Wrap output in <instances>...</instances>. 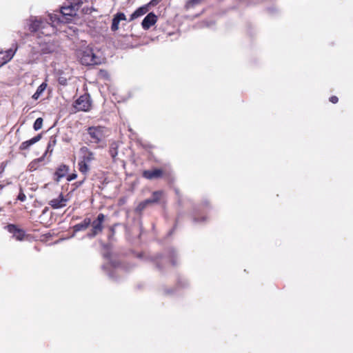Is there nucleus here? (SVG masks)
Listing matches in <instances>:
<instances>
[{
    "instance_id": "1",
    "label": "nucleus",
    "mask_w": 353,
    "mask_h": 353,
    "mask_svg": "<svg viewBox=\"0 0 353 353\" xmlns=\"http://www.w3.org/2000/svg\"><path fill=\"white\" fill-rule=\"evenodd\" d=\"M94 160V154L86 147L79 150V170L85 174L90 170V163Z\"/></svg>"
},
{
    "instance_id": "2",
    "label": "nucleus",
    "mask_w": 353,
    "mask_h": 353,
    "mask_svg": "<svg viewBox=\"0 0 353 353\" xmlns=\"http://www.w3.org/2000/svg\"><path fill=\"white\" fill-rule=\"evenodd\" d=\"M77 56L83 65H91L100 63L99 59L93 53L92 49L88 46H83L77 52Z\"/></svg>"
},
{
    "instance_id": "3",
    "label": "nucleus",
    "mask_w": 353,
    "mask_h": 353,
    "mask_svg": "<svg viewBox=\"0 0 353 353\" xmlns=\"http://www.w3.org/2000/svg\"><path fill=\"white\" fill-rule=\"evenodd\" d=\"M88 130L92 143H99L104 137L105 129L102 127H90Z\"/></svg>"
},
{
    "instance_id": "4",
    "label": "nucleus",
    "mask_w": 353,
    "mask_h": 353,
    "mask_svg": "<svg viewBox=\"0 0 353 353\" xmlns=\"http://www.w3.org/2000/svg\"><path fill=\"white\" fill-rule=\"evenodd\" d=\"M77 10L72 6H64L61 8L60 14L65 21V23L71 22L76 18Z\"/></svg>"
},
{
    "instance_id": "5",
    "label": "nucleus",
    "mask_w": 353,
    "mask_h": 353,
    "mask_svg": "<svg viewBox=\"0 0 353 353\" xmlns=\"http://www.w3.org/2000/svg\"><path fill=\"white\" fill-rule=\"evenodd\" d=\"M91 107L88 96H81L75 102L74 108L78 111H88Z\"/></svg>"
},
{
    "instance_id": "6",
    "label": "nucleus",
    "mask_w": 353,
    "mask_h": 353,
    "mask_svg": "<svg viewBox=\"0 0 353 353\" xmlns=\"http://www.w3.org/2000/svg\"><path fill=\"white\" fill-rule=\"evenodd\" d=\"M126 17L124 13L119 12L117 13L112 19V23L111 26V30L112 31H117L119 28V23L121 21H125Z\"/></svg>"
},
{
    "instance_id": "7",
    "label": "nucleus",
    "mask_w": 353,
    "mask_h": 353,
    "mask_svg": "<svg viewBox=\"0 0 353 353\" xmlns=\"http://www.w3.org/2000/svg\"><path fill=\"white\" fill-rule=\"evenodd\" d=\"M157 22V16L152 13H149L143 20L142 26L144 29H149Z\"/></svg>"
},
{
    "instance_id": "8",
    "label": "nucleus",
    "mask_w": 353,
    "mask_h": 353,
    "mask_svg": "<svg viewBox=\"0 0 353 353\" xmlns=\"http://www.w3.org/2000/svg\"><path fill=\"white\" fill-rule=\"evenodd\" d=\"M66 201H67V199L63 198V196L62 195H60L59 196V198L54 199H52V201H50V205L53 208H60L66 205Z\"/></svg>"
},
{
    "instance_id": "9",
    "label": "nucleus",
    "mask_w": 353,
    "mask_h": 353,
    "mask_svg": "<svg viewBox=\"0 0 353 353\" xmlns=\"http://www.w3.org/2000/svg\"><path fill=\"white\" fill-rule=\"evenodd\" d=\"M148 5L143 6L140 7L137 10H135L130 16V21H133L135 19L143 16L148 11Z\"/></svg>"
},
{
    "instance_id": "10",
    "label": "nucleus",
    "mask_w": 353,
    "mask_h": 353,
    "mask_svg": "<svg viewBox=\"0 0 353 353\" xmlns=\"http://www.w3.org/2000/svg\"><path fill=\"white\" fill-rule=\"evenodd\" d=\"M8 230L10 233L13 234V235L16 238V239L19 240V241L23 239V238L24 236V232L22 230L17 229L13 225H8Z\"/></svg>"
},
{
    "instance_id": "11",
    "label": "nucleus",
    "mask_w": 353,
    "mask_h": 353,
    "mask_svg": "<svg viewBox=\"0 0 353 353\" xmlns=\"http://www.w3.org/2000/svg\"><path fill=\"white\" fill-rule=\"evenodd\" d=\"M68 172V168L66 165H61L55 172V180L58 182L64 177Z\"/></svg>"
},
{
    "instance_id": "12",
    "label": "nucleus",
    "mask_w": 353,
    "mask_h": 353,
    "mask_svg": "<svg viewBox=\"0 0 353 353\" xmlns=\"http://www.w3.org/2000/svg\"><path fill=\"white\" fill-rule=\"evenodd\" d=\"M161 174V170H146L143 172V176L146 179H153L158 178Z\"/></svg>"
},
{
    "instance_id": "13",
    "label": "nucleus",
    "mask_w": 353,
    "mask_h": 353,
    "mask_svg": "<svg viewBox=\"0 0 353 353\" xmlns=\"http://www.w3.org/2000/svg\"><path fill=\"white\" fill-rule=\"evenodd\" d=\"M40 139H41V136L40 135H37V136L33 137L32 139H30L28 141L23 142L21 144L20 148L22 150H26L29 147H30L32 145H33V144L36 143L37 142H38Z\"/></svg>"
},
{
    "instance_id": "14",
    "label": "nucleus",
    "mask_w": 353,
    "mask_h": 353,
    "mask_svg": "<svg viewBox=\"0 0 353 353\" xmlns=\"http://www.w3.org/2000/svg\"><path fill=\"white\" fill-rule=\"evenodd\" d=\"M30 28L32 31H37L40 28H44V23L41 19L36 18L32 20Z\"/></svg>"
},
{
    "instance_id": "15",
    "label": "nucleus",
    "mask_w": 353,
    "mask_h": 353,
    "mask_svg": "<svg viewBox=\"0 0 353 353\" xmlns=\"http://www.w3.org/2000/svg\"><path fill=\"white\" fill-rule=\"evenodd\" d=\"M47 88V83L46 82L42 83L37 88L35 93L32 95V99L34 100H37L40 96L43 94L44 90Z\"/></svg>"
},
{
    "instance_id": "16",
    "label": "nucleus",
    "mask_w": 353,
    "mask_h": 353,
    "mask_svg": "<svg viewBox=\"0 0 353 353\" xmlns=\"http://www.w3.org/2000/svg\"><path fill=\"white\" fill-rule=\"evenodd\" d=\"M161 195V192H154L153 194V196H152V199H148V200L145 201L143 203L140 204L139 207H141L142 208H143L147 203L157 202L160 199Z\"/></svg>"
},
{
    "instance_id": "17",
    "label": "nucleus",
    "mask_w": 353,
    "mask_h": 353,
    "mask_svg": "<svg viewBox=\"0 0 353 353\" xmlns=\"http://www.w3.org/2000/svg\"><path fill=\"white\" fill-rule=\"evenodd\" d=\"M14 52L12 50H8L5 52V54L1 59L2 61V64L6 63L9 61L14 56Z\"/></svg>"
},
{
    "instance_id": "18",
    "label": "nucleus",
    "mask_w": 353,
    "mask_h": 353,
    "mask_svg": "<svg viewBox=\"0 0 353 353\" xmlns=\"http://www.w3.org/2000/svg\"><path fill=\"white\" fill-rule=\"evenodd\" d=\"M50 19L52 23H65V21L61 15L58 16L57 14H49Z\"/></svg>"
},
{
    "instance_id": "19",
    "label": "nucleus",
    "mask_w": 353,
    "mask_h": 353,
    "mask_svg": "<svg viewBox=\"0 0 353 353\" xmlns=\"http://www.w3.org/2000/svg\"><path fill=\"white\" fill-rule=\"evenodd\" d=\"M90 223V220H85L83 223L78 224V225H75L74 230L78 231V230H80L82 229H85L89 225Z\"/></svg>"
},
{
    "instance_id": "20",
    "label": "nucleus",
    "mask_w": 353,
    "mask_h": 353,
    "mask_svg": "<svg viewBox=\"0 0 353 353\" xmlns=\"http://www.w3.org/2000/svg\"><path fill=\"white\" fill-rule=\"evenodd\" d=\"M101 222H98L97 221H94L92 223L94 234H96L97 232L102 230V225Z\"/></svg>"
},
{
    "instance_id": "21",
    "label": "nucleus",
    "mask_w": 353,
    "mask_h": 353,
    "mask_svg": "<svg viewBox=\"0 0 353 353\" xmlns=\"http://www.w3.org/2000/svg\"><path fill=\"white\" fill-rule=\"evenodd\" d=\"M43 124V119L41 118H38L36 119L34 123V129L35 130H38L41 128Z\"/></svg>"
},
{
    "instance_id": "22",
    "label": "nucleus",
    "mask_w": 353,
    "mask_h": 353,
    "mask_svg": "<svg viewBox=\"0 0 353 353\" xmlns=\"http://www.w3.org/2000/svg\"><path fill=\"white\" fill-rule=\"evenodd\" d=\"M200 1L201 0H190L187 3L186 6L188 8H192L194 5L199 3Z\"/></svg>"
},
{
    "instance_id": "23",
    "label": "nucleus",
    "mask_w": 353,
    "mask_h": 353,
    "mask_svg": "<svg viewBox=\"0 0 353 353\" xmlns=\"http://www.w3.org/2000/svg\"><path fill=\"white\" fill-rule=\"evenodd\" d=\"M26 195L25 194L21 191L19 196H18V199L20 200L21 201H24L26 200Z\"/></svg>"
},
{
    "instance_id": "24",
    "label": "nucleus",
    "mask_w": 353,
    "mask_h": 353,
    "mask_svg": "<svg viewBox=\"0 0 353 353\" xmlns=\"http://www.w3.org/2000/svg\"><path fill=\"white\" fill-rule=\"evenodd\" d=\"M77 174L73 173L72 174H70L68 176L67 179H68V181H71L77 178Z\"/></svg>"
},
{
    "instance_id": "25",
    "label": "nucleus",
    "mask_w": 353,
    "mask_h": 353,
    "mask_svg": "<svg viewBox=\"0 0 353 353\" xmlns=\"http://www.w3.org/2000/svg\"><path fill=\"white\" fill-rule=\"evenodd\" d=\"M104 218H105V216L103 214H99L97 221L102 223L104 220Z\"/></svg>"
},
{
    "instance_id": "26",
    "label": "nucleus",
    "mask_w": 353,
    "mask_h": 353,
    "mask_svg": "<svg viewBox=\"0 0 353 353\" xmlns=\"http://www.w3.org/2000/svg\"><path fill=\"white\" fill-rule=\"evenodd\" d=\"M66 81H67V80L65 78H63V77L59 78V82L62 85H65L66 83Z\"/></svg>"
},
{
    "instance_id": "27",
    "label": "nucleus",
    "mask_w": 353,
    "mask_h": 353,
    "mask_svg": "<svg viewBox=\"0 0 353 353\" xmlns=\"http://www.w3.org/2000/svg\"><path fill=\"white\" fill-rule=\"evenodd\" d=\"M330 101L333 103H336L338 102V98L335 96H333L330 97Z\"/></svg>"
},
{
    "instance_id": "28",
    "label": "nucleus",
    "mask_w": 353,
    "mask_h": 353,
    "mask_svg": "<svg viewBox=\"0 0 353 353\" xmlns=\"http://www.w3.org/2000/svg\"><path fill=\"white\" fill-rule=\"evenodd\" d=\"M160 0H151V1L149 3V5L154 6L157 4L159 2Z\"/></svg>"
},
{
    "instance_id": "29",
    "label": "nucleus",
    "mask_w": 353,
    "mask_h": 353,
    "mask_svg": "<svg viewBox=\"0 0 353 353\" xmlns=\"http://www.w3.org/2000/svg\"><path fill=\"white\" fill-rule=\"evenodd\" d=\"M2 188H3V186H1V185H0V189H2Z\"/></svg>"
}]
</instances>
